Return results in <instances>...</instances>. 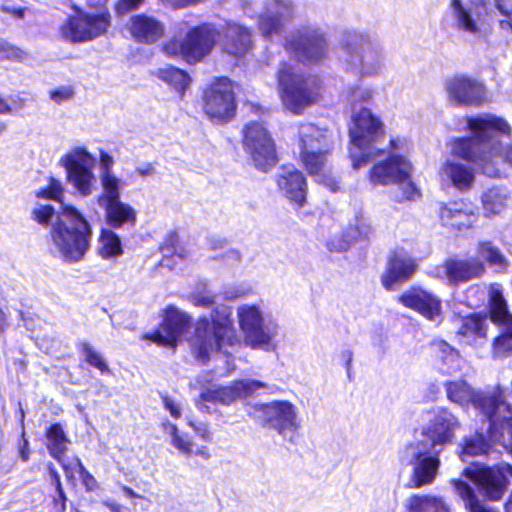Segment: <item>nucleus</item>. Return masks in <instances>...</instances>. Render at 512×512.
Returning <instances> with one entry per match:
<instances>
[{
  "label": "nucleus",
  "mask_w": 512,
  "mask_h": 512,
  "mask_svg": "<svg viewBox=\"0 0 512 512\" xmlns=\"http://www.w3.org/2000/svg\"><path fill=\"white\" fill-rule=\"evenodd\" d=\"M457 495L464 502L465 508L469 512H495L492 509L487 508L477 497L473 488L466 482L454 479L451 481Z\"/></svg>",
  "instance_id": "c9c22d12"
},
{
  "label": "nucleus",
  "mask_w": 512,
  "mask_h": 512,
  "mask_svg": "<svg viewBox=\"0 0 512 512\" xmlns=\"http://www.w3.org/2000/svg\"><path fill=\"white\" fill-rule=\"evenodd\" d=\"M438 214L443 226L457 231L471 228L478 219L474 207L464 200L442 203Z\"/></svg>",
  "instance_id": "bb28decb"
},
{
  "label": "nucleus",
  "mask_w": 512,
  "mask_h": 512,
  "mask_svg": "<svg viewBox=\"0 0 512 512\" xmlns=\"http://www.w3.org/2000/svg\"><path fill=\"white\" fill-rule=\"evenodd\" d=\"M75 91L70 85L60 86L49 92L50 99L56 104H61L66 101H70L74 98Z\"/></svg>",
  "instance_id": "864d4df0"
},
{
  "label": "nucleus",
  "mask_w": 512,
  "mask_h": 512,
  "mask_svg": "<svg viewBox=\"0 0 512 512\" xmlns=\"http://www.w3.org/2000/svg\"><path fill=\"white\" fill-rule=\"evenodd\" d=\"M418 264L415 259L402 254H393L389 257L381 283L388 291L396 290L397 286L410 280L416 273Z\"/></svg>",
  "instance_id": "cd10ccee"
},
{
  "label": "nucleus",
  "mask_w": 512,
  "mask_h": 512,
  "mask_svg": "<svg viewBox=\"0 0 512 512\" xmlns=\"http://www.w3.org/2000/svg\"><path fill=\"white\" fill-rule=\"evenodd\" d=\"M372 95L373 92L370 88L355 86L347 90L346 98L351 105H355L356 103L368 102L372 98Z\"/></svg>",
  "instance_id": "3c124183"
},
{
  "label": "nucleus",
  "mask_w": 512,
  "mask_h": 512,
  "mask_svg": "<svg viewBox=\"0 0 512 512\" xmlns=\"http://www.w3.org/2000/svg\"><path fill=\"white\" fill-rule=\"evenodd\" d=\"M445 387L450 401L461 406L471 403L487 420L493 422L500 420L498 411L508 407L500 389L492 394L475 392L464 380L447 382Z\"/></svg>",
  "instance_id": "2eb2a0df"
},
{
  "label": "nucleus",
  "mask_w": 512,
  "mask_h": 512,
  "mask_svg": "<svg viewBox=\"0 0 512 512\" xmlns=\"http://www.w3.org/2000/svg\"><path fill=\"white\" fill-rule=\"evenodd\" d=\"M46 437L50 455L54 459L60 460L67 449L66 443L68 442L62 426L58 423L51 425L47 430Z\"/></svg>",
  "instance_id": "ea45409f"
},
{
  "label": "nucleus",
  "mask_w": 512,
  "mask_h": 512,
  "mask_svg": "<svg viewBox=\"0 0 512 512\" xmlns=\"http://www.w3.org/2000/svg\"><path fill=\"white\" fill-rule=\"evenodd\" d=\"M131 37L138 43L153 44L160 40L165 32L164 24L153 16L141 13L133 15L128 24Z\"/></svg>",
  "instance_id": "c756f323"
},
{
  "label": "nucleus",
  "mask_w": 512,
  "mask_h": 512,
  "mask_svg": "<svg viewBox=\"0 0 512 512\" xmlns=\"http://www.w3.org/2000/svg\"><path fill=\"white\" fill-rule=\"evenodd\" d=\"M253 416L263 425L278 432L283 439L295 442L300 428L297 408L289 401H272L253 406Z\"/></svg>",
  "instance_id": "4468645a"
},
{
  "label": "nucleus",
  "mask_w": 512,
  "mask_h": 512,
  "mask_svg": "<svg viewBox=\"0 0 512 512\" xmlns=\"http://www.w3.org/2000/svg\"><path fill=\"white\" fill-rule=\"evenodd\" d=\"M23 54L24 52L21 49L0 40V61L4 59L20 60L22 59Z\"/></svg>",
  "instance_id": "6e6d98bb"
},
{
  "label": "nucleus",
  "mask_w": 512,
  "mask_h": 512,
  "mask_svg": "<svg viewBox=\"0 0 512 512\" xmlns=\"http://www.w3.org/2000/svg\"><path fill=\"white\" fill-rule=\"evenodd\" d=\"M464 475L479 487L487 499L498 501L507 489V476L512 477V465L500 463L495 467L465 468Z\"/></svg>",
  "instance_id": "6ab92c4d"
},
{
  "label": "nucleus",
  "mask_w": 512,
  "mask_h": 512,
  "mask_svg": "<svg viewBox=\"0 0 512 512\" xmlns=\"http://www.w3.org/2000/svg\"><path fill=\"white\" fill-rule=\"evenodd\" d=\"M451 27L477 42L488 43L494 31L490 0H448Z\"/></svg>",
  "instance_id": "20e7f679"
},
{
  "label": "nucleus",
  "mask_w": 512,
  "mask_h": 512,
  "mask_svg": "<svg viewBox=\"0 0 512 512\" xmlns=\"http://www.w3.org/2000/svg\"><path fill=\"white\" fill-rule=\"evenodd\" d=\"M277 82L281 101L293 114H302L315 102L318 95L317 78L296 73L288 63L281 64L277 72Z\"/></svg>",
  "instance_id": "1a4fd4ad"
},
{
  "label": "nucleus",
  "mask_w": 512,
  "mask_h": 512,
  "mask_svg": "<svg viewBox=\"0 0 512 512\" xmlns=\"http://www.w3.org/2000/svg\"><path fill=\"white\" fill-rule=\"evenodd\" d=\"M284 48L300 62L319 64L327 57L329 44L323 29L306 25L285 37Z\"/></svg>",
  "instance_id": "9b49d317"
},
{
  "label": "nucleus",
  "mask_w": 512,
  "mask_h": 512,
  "mask_svg": "<svg viewBox=\"0 0 512 512\" xmlns=\"http://www.w3.org/2000/svg\"><path fill=\"white\" fill-rule=\"evenodd\" d=\"M233 84L227 77L216 79L204 93V111L216 123H224L235 115Z\"/></svg>",
  "instance_id": "a211bd4d"
},
{
  "label": "nucleus",
  "mask_w": 512,
  "mask_h": 512,
  "mask_svg": "<svg viewBox=\"0 0 512 512\" xmlns=\"http://www.w3.org/2000/svg\"><path fill=\"white\" fill-rule=\"evenodd\" d=\"M163 50L169 56L180 55L184 58L183 41L170 40L164 45Z\"/></svg>",
  "instance_id": "e2e57ef3"
},
{
  "label": "nucleus",
  "mask_w": 512,
  "mask_h": 512,
  "mask_svg": "<svg viewBox=\"0 0 512 512\" xmlns=\"http://www.w3.org/2000/svg\"><path fill=\"white\" fill-rule=\"evenodd\" d=\"M486 329V318L472 314L462 319L458 334L467 338H484Z\"/></svg>",
  "instance_id": "79ce46f5"
},
{
  "label": "nucleus",
  "mask_w": 512,
  "mask_h": 512,
  "mask_svg": "<svg viewBox=\"0 0 512 512\" xmlns=\"http://www.w3.org/2000/svg\"><path fill=\"white\" fill-rule=\"evenodd\" d=\"M80 347L81 353L89 365L99 369L102 373L110 372L107 363L102 358V355L94 350V348L89 343L83 342L81 343Z\"/></svg>",
  "instance_id": "de8ad7c7"
},
{
  "label": "nucleus",
  "mask_w": 512,
  "mask_h": 512,
  "mask_svg": "<svg viewBox=\"0 0 512 512\" xmlns=\"http://www.w3.org/2000/svg\"><path fill=\"white\" fill-rule=\"evenodd\" d=\"M459 426L458 419L450 411L439 408L423 429L422 438L408 443L399 451L400 463L412 467V487L421 488L434 482L440 467L439 455L445 445L452 443Z\"/></svg>",
  "instance_id": "f03ea898"
},
{
  "label": "nucleus",
  "mask_w": 512,
  "mask_h": 512,
  "mask_svg": "<svg viewBox=\"0 0 512 512\" xmlns=\"http://www.w3.org/2000/svg\"><path fill=\"white\" fill-rule=\"evenodd\" d=\"M477 254L480 259L486 261L490 266L497 267L501 270H505L509 266V261L499 247L490 240H481L478 242Z\"/></svg>",
  "instance_id": "e433bc0d"
},
{
  "label": "nucleus",
  "mask_w": 512,
  "mask_h": 512,
  "mask_svg": "<svg viewBox=\"0 0 512 512\" xmlns=\"http://www.w3.org/2000/svg\"><path fill=\"white\" fill-rule=\"evenodd\" d=\"M491 320L495 323L512 327V314L508 311L507 302L498 286H492L489 291Z\"/></svg>",
  "instance_id": "f704fd0d"
},
{
  "label": "nucleus",
  "mask_w": 512,
  "mask_h": 512,
  "mask_svg": "<svg viewBox=\"0 0 512 512\" xmlns=\"http://www.w3.org/2000/svg\"><path fill=\"white\" fill-rule=\"evenodd\" d=\"M398 302L429 321H441L442 302L440 298L421 287L409 288L398 297Z\"/></svg>",
  "instance_id": "b1692460"
},
{
  "label": "nucleus",
  "mask_w": 512,
  "mask_h": 512,
  "mask_svg": "<svg viewBox=\"0 0 512 512\" xmlns=\"http://www.w3.org/2000/svg\"><path fill=\"white\" fill-rule=\"evenodd\" d=\"M414 503L415 509H419V507H421V505L423 506L424 504L426 505V507L435 508V512H450L449 506L444 502V500L441 497L440 499H416Z\"/></svg>",
  "instance_id": "4d7b16f0"
},
{
  "label": "nucleus",
  "mask_w": 512,
  "mask_h": 512,
  "mask_svg": "<svg viewBox=\"0 0 512 512\" xmlns=\"http://www.w3.org/2000/svg\"><path fill=\"white\" fill-rule=\"evenodd\" d=\"M189 324V317L174 307L166 310L165 318L154 333L146 334L145 339L158 345L175 348L177 341L184 334Z\"/></svg>",
  "instance_id": "393cba45"
},
{
  "label": "nucleus",
  "mask_w": 512,
  "mask_h": 512,
  "mask_svg": "<svg viewBox=\"0 0 512 512\" xmlns=\"http://www.w3.org/2000/svg\"><path fill=\"white\" fill-rule=\"evenodd\" d=\"M265 386V383L258 380H239L229 386L207 389L200 394V399L203 402L229 405L238 399L252 395L256 390L264 388Z\"/></svg>",
  "instance_id": "a878e982"
},
{
  "label": "nucleus",
  "mask_w": 512,
  "mask_h": 512,
  "mask_svg": "<svg viewBox=\"0 0 512 512\" xmlns=\"http://www.w3.org/2000/svg\"><path fill=\"white\" fill-rule=\"evenodd\" d=\"M157 76L180 93H183L190 84L189 75L173 66L159 69Z\"/></svg>",
  "instance_id": "a19ab883"
},
{
  "label": "nucleus",
  "mask_w": 512,
  "mask_h": 512,
  "mask_svg": "<svg viewBox=\"0 0 512 512\" xmlns=\"http://www.w3.org/2000/svg\"><path fill=\"white\" fill-rule=\"evenodd\" d=\"M490 445L481 433H475L471 437H465L462 444V458L466 461V457H473L487 454Z\"/></svg>",
  "instance_id": "c03bdc74"
},
{
  "label": "nucleus",
  "mask_w": 512,
  "mask_h": 512,
  "mask_svg": "<svg viewBox=\"0 0 512 512\" xmlns=\"http://www.w3.org/2000/svg\"><path fill=\"white\" fill-rule=\"evenodd\" d=\"M218 32L223 35V49L231 55H243L252 48V30L245 25L233 20L225 21Z\"/></svg>",
  "instance_id": "c85d7f7f"
},
{
  "label": "nucleus",
  "mask_w": 512,
  "mask_h": 512,
  "mask_svg": "<svg viewBox=\"0 0 512 512\" xmlns=\"http://www.w3.org/2000/svg\"><path fill=\"white\" fill-rule=\"evenodd\" d=\"M211 321L210 323L205 317L199 319L191 339L193 353L203 363L209 359L212 352L221 350L225 344L231 346L236 340L229 306H216L211 313Z\"/></svg>",
  "instance_id": "39448f33"
},
{
  "label": "nucleus",
  "mask_w": 512,
  "mask_h": 512,
  "mask_svg": "<svg viewBox=\"0 0 512 512\" xmlns=\"http://www.w3.org/2000/svg\"><path fill=\"white\" fill-rule=\"evenodd\" d=\"M61 209V216L51 231L53 252L64 262L75 263L88 251L92 229L74 206L61 204Z\"/></svg>",
  "instance_id": "7ed1b4c3"
},
{
  "label": "nucleus",
  "mask_w": 512,
  "mask_h": 512,
  "mask_svg": "<svg viewBox=\"0 0 512 512\" xmlns=\"http://www.w3.org/2000/svg\"><path fill=\"white\" fill-rule=\"evenodd\" d=\"M99 179L102 191L122 186V181L113 173L114 158L104 150L100 151Z\"/></svg>",
  "instance_id": "4c0bfd02"
},
{
  "label": "nucleus",
  "mask_w": 512,
  "mask_h": 512,
  "mask_svg": "<svg viewBox=\"0 0 512 512\" xmlns=\"http://www.w3.org/2000/svg\"><path fill=\"white\" fill-rule=\"evenodd\" d=\"M57 497L54 499L55 508L58 512H64L66 510L67 497L63 487L56 489Z\"/></svg>",
  "instance_id": "338daca9"
},
{
  "label": "nucleus",
  "mask_w": 512,
  "mask_h": 512,
  "mask_svg": "<svg viewBox=\"0 0 512 512\" xmlns=\"http://www.w3.org/2000/svg\"><path fill=\"white\" fill-rule=\"evenodd\" d=\"M440 175L460 192L469 191L475 182L474 169L456 159H447L440 168Z\"/></svg>",
  "instance_id": "7c9ffc66"
},
{
  "label": "nucleus",
  "mask_w": 512,
  "mask_h": 512,
  "mask_svg": "<svg viewBox=\"0 0 512 512\" xmlns=\"http://www.w3.org/2000/svg\"><path fill=\"white\" fill-rule=\"evenodd\" d=\"M373 228L370 222L363 216H357L354 223H351L345 230V237L353 243L360 240H367L372 234Z\"/></svg>",
  "instance_id": "a18cd8bd"
},
{
  "label": "nucleus",
  "mask_w": 512,
  "mask_h": 512,
  "mask_svg": "<svg viewBox=\"0 0 512 512\" xmlns=\"http://www.w3.org/2000/svg\"><path fill=\"white\" fill-rule=\"evenodd\" d=\"M60 216L61 212L56 213L51 205H38L32 211V218L44 226H47L55 220L54 225L58 222V217Z\"/></svg>",
  "instance_id": "09e8293b"
},
{
  "label": "nucleus",
  "mask_w": 512,
  "mask_h": 512,
  "mask_svg": "<svg viewBox=\"0 0 512 512\" xmlns=\"http://www.w3.org/2000/svg\"><path fill=\"white\" fill-rule=\"evenodd\" d=\"M178 237L176 234H170L163 246L161 247V252L163 254V258L161 260V266L167 267L169 269H173L176 261L172 263L173 259L177 258L183 260L186 257V252L184 248L177 246Z\"/></svg>",
  "instance_id": "37998d69"
},
{
  "label": "nucleus",
  "mask_w": 512,
  "mask_h": 512,
  "mask_svg": "<svg viewBox=\"0 0 512 512\" xmlns=\"http://www.w3.org/2000/svg\"><path fill=\"white\" fill-rule=\"evenodd\" d=\"M63 195V186L60 181L51 178L47 188L37 192L38 197L59 200Z\"/></svg>",
  "instance_id": "603ef678"
},
{
  "label": "nucleus",
  "mask_w": 512,
  "mask_h": 512,
  "mask_svg": "<svg viewBox=\"0 0 512 512\" xmlns=\"http://www.w3.org/2000/svg\"><path fill=\"white\" fill-rule=\"evenodd\" d=\"M188 425L195 431L198 437L201 438L203 441L210 442L212 440V434L206 423H195L194 421L190 420L188 422Z\"/></svg>",
  "instance_id": "bf43d9fd"
},
{
  "label": "nucleus",
  "mask_w": 512,
  "mask_h": 512,
  "mask_svg": "<svg viewBox=\"0 0 512 512\" xmlns=\"http://www.w3.org/2000/svg\"><path fill=\"white\" fill-rule=\"evenodd\" d=\"M431 349L434 355L446 365H452L459 359L458 351L444 340H434L431 343Z\"/></svg>",
  "instance_id": "49530a36"
},
{
  "label": "nucleus",
  "mask_w": 512,
  "mask_h": 512,
  "mask_svg": "<svg viewBox=\"0 0 512 512\" xmlns=\"http://www.w3.org/2000/svg\"><path fill=\"white\" fill-rule=\"evenodd\" d=\"M277 185L284 195L298 206L306 199V180L294 167H284L277 177Z\"/></svg>",
  "instance_id": "2f4dec72"
},
{
  "label": "nucleus",
  "mask_w": 512,
  "mask_h": 512,
  "mask_svg": "<svg viewBox=\"0 0 512 512\" xmlns=\"http://www.w3.org/2000/svg\"><path fill=\"white\" fill-rule=\"evenodd\" d=\"M411 163L400 155H391L386 160L375 164L369 173L373 185L396 184L401 195H396L398 202L414 200L420 195L419 190L411 181Z\"/></svg>",
  "instance_id": "9d476101"
},
{
  "label": "nucleus",
  "mask_w": 512,
  "mask_h": 512,
  "mask_svg": "<svg viewBox=\"0 0 512 512\" xmlns=\"http://www.w3.org/2000/svg\"><path fill=\"white\" fill-rule=\"evenodd\" d=\"M345 64L361 76L378 75L383 67L384 54L381 43L368 33L346 31L341 40Z\"/></svg>",
  "instance_id": "0eeeda50"
},
{
  "label": "nucleus",
  "mask_w": 512,
  "mask_h": 512,
  "mask_svg": "<svg viewBox=\"0 0 512 512\" xmlns=\"http://www.w3.org/2000/svg\"><path fill=\"white\" fill-rule=\"evenodd\" d=\"M99 242V255L103 259L116 258L123 254L121 240L112 230L102 229Z\"/></svg>",
  "instance_id": "58836bf2"
},
{
  "label": "nucleus",
  "mask_w": 512,
  "mask_h": 512,
  "mask_svg": "<svg viewBox=\"0 0 512 512\" xmlns=\"http://www.w3.org/2000/svg\"><path fill=\"white\" fill-rule=\"evenodd\" d=\"M481 200L485 214L496 215L508 207L510 194L507 188L494 186L483 193Z\"/></svg>",
  "instance_id": "72a5a7b5"
},
{
  "label": "nucleus",
  "mask_w": 512,
  "mask_h": 512,
  "mask_svg": "<svg viewBox=\"0 0 512 512\" xmlns=\"http://www.w3.org/2000/svg\"><path fill=\"white\" fill-rule=\"evenodd\" d=\"M293 4L290 0H268L258 15V29L265 39L281 33L285 24L292 19Z\"/></svg>",
  "instance_id": "412c9836"
},
{
  "label": "nucleus",
  "mask_w": 512,
  "mask_h": 512,
  "mask_svg": "<svg viewBox=\"0 0 512 512\" xmlns=\"http://www.w3.org/2000/svg\"><path fill=\"white\" fill-rule=\"evenodd\" d=\"M144 0H119L116 5V11L119 15L128 13L131 10L137 9Z\"/></svg>",
  "instance_id": "680f3d73"
},
{
  "label": "nucleus",
  "mask_w": 512,
  "mask_h": 512,
  "mask_svg": "<svg viewBox=\"0 0 512 512\" xmlns=\"http://www.w3.org/2000/svg\"><path fill=\"white\" fill-rule=\"evenodd\" d=\"M496 9L504 17H512V0H493Z\"/></svg>",
  "instance_id": "69168bd1"
},
{
  "label": "nucleus",
  "mask_w": 512,
  "mask_h": 512,
  "mask_svg": "<svg viewBox=\"0 0 512 512\" xmlns=\"http://www.w3.org/2000/svg\"><path fill=\"white\" fill-rule=\"evenodd\" d=\"M416 499H420V500H427V499H440V497H436V496H429V495H413L412 497L409 498L408 500V509H409V512H435V508H432V507H426V505L423 504V507H419V509H415L414 507V501Z\"/></svg>",
  "instance_id": "052dcab7"
},
{
  "label": "nucleus",
  "mask_w": 512,
  "mask_h": 512,
  "mask_svg": "<svg viewBox=\"0 0 512 512\" xmlns=\"http://www.w3.org/2000/svg\"><path fill=\"white\" fill-rule=\"evenodd\" d=\"M243 147L254 166L267 171L277 161L274 142L266 128L259 122H250L243 128Z\"/></svg>",
  "instance_id": "dca6fc26"
},
{
  "label": "nucleus",
  "mask_w": 512,
  "mask_h": 512,
  "mask_svg": "<svg viewBox=\"0 0 512 512\" xmlns=\"http://www.w3.org/2000/svg\"><path fill=\"white\" fill-rule=\"evenodd\" d=\"M65 169L67 183L83 197L90 196L96 189L93 172L96 158L84 147H74L59 160Z\"/></svg>",
  "instance_id": "ddd939ff"
},
{
  "label": "nucleus",
  "mask_w": 512,
  "mask_h": 512,
  "mask_svg": "<svg viewBox=\"0 0 512 512\" xmlns=\"http://www.w3.org/2000/svg\"><path fill=\"white\" fill-rule=\"evenodd\" d=\"M217 36L218 29L209 23L189 30L183 39L184 59L189 63L202 60L212 51Z\"/></svg>",
  "instance_id": "5701e85b"
},
{
  "label": "nucleus",
  "mask_w": 512,
  "mask_h": 512,
  "mask_svg": "<svg viewBox=\"0 0 512 512\" xmlns=\"http://www.w3.org/2000/svg\"><path fill=\"white\" fill-rule=\"evenodd\" d=\"M444 88L448 100L457 106H478L485 97L484 85L464 74H456L446 79Z\"/></svg>",
  "instance_id": "aec40b11"
},
{
  "label": "nucleus",
  "mask_w": 512,
  "mask_h": 512,
  "mask_svg": "<svg viewBox=\"0 0 512 512\" xmlns=\"http://www.w3.org/2000/svg\"><path fill=\"white\" fill-rule=\"evenodd\" d=\"M172 445L185 456L193 455V442L188 439H185L181 435H178L176 438L172 439Z\"/></svg>",
  "instance_id": "13d9d810"
},
{
  "label": "nucleus",
  "mask_w": 512,
  "mask_h": 512,
  "mask_svg": "<svg viewBox=\"0 0 512 512\" xmlns=\"http://www.w3.org/2000/svg\"><path fill=\"white\" fill-rule=\"evenodd\" d=\"M444 272L451 283L466 282L480 276L484 265L477 259H449L444 264Z\"/></svg>",
  "instance_id": "473e14b6"
},
{
  "label": "nucleus",
  "mask_w": 512,
  "mask_h": 512,
  "mask_svg": "<svg viewBox=\"0 0 512 512\" xmlns=\"http://www.w3.org/2000/svg\"><path fill=\"white\" fill-rule=\"evenodd\" d=\"M298 133L301 160L309 174L322 181L326 156L332 148L331 137L311 123L301 124Z\"/></svg>",
  "instance_id": "f8f14e48"
},
{
  "label": "nucleus",
  "mask_w": 512,
  "mask_h": 512,
  "mask_svg": "<svg viewBox=\"0 0 512 512\" xmlns=\"http://www.w3.org/2000/svg\"><path fill=\"white\" fill-rule=\"evenodd\" d=\"M110 26L108 13L89 14L82 11L69 16L60 28L62 37L72 43L91 41L106 32Z\"/></svg>",
  "instance_id": "f3484780"
},
{
  "label": "nucleus",
  "mask_w": 512,
  "mask_h": 512,
  "mask_svg": "<svg viewBox=\"0 0 512 512\" xmlns=\"http://www.w3.org/2000/svg\"><path fill=\"white\" fill-rule=\"evenodd\" d=\"M352 242L348 237H345V231L340 236H334L327 241L326 247L330 252H345L347 251Z\"/></svg>",
  "instance_id": "5fc2aeb1"
},
{
  "label": "nucleus",
  "mask_w": 512,
  "mask_h": 512,
  "mask_svg": "<svg viewBox=\"0 0 512 512\" xmlns=\"http://www.w3.org/2000/svg\"><path fill=\"white\" fill-rule=\"evenodd\" d=\"M350 158L354 169H360L383 154L377 144L384 138L381 120L369 109L362 108L352 116L349 127Z\"/></svg>",
  "instance_id": "423d86ee"
},
{
  "label": "nucleus",
  "mask_w": 512,
  "mask_h": 512,
  "mask_svg": "<svg viewBox=\"0 0 512 512\" xmlns=\"http://www.w3.org/2000/svg\"><path fill=\"white\" fill-rule=\"evenodd\" d=\"M237 319L247 346L265 352L276 350L275 339L279 335L280 326L277 320L265 314L259 305H239Z\"/></svg>",
  "instance_id": "6e6552de"
},
{
  "label": "nucleus",
  "mask_w": 512,
  "mask_h": 512,
  "mask_svg": "<svg viewBox=\"0 0 512 512\" xmlns=\"http://www.w3.org/2000/svg\"><path fill=\"white\" fill-rule=\"evenodd\" d=\"M81 480L87 491H94L98 488V482L91 473H85Z\"/></svg>",
  "instance_id": "774afa93"
},
{
  "label": "nucleus",
  "mask_w": 512,
  "mask_h": 512,
  "mask_svg": "<svg viewBox=\"0 0 512 512\" xmlns=\"http://www.w3.org/2000/svg\"><path fill=\"white\" fill-rule=\"evenodd\" d=\"M121 189L122 186L106 189L97 196L98 205L105 211L106 223L115 229L136 222L134 208L120 199Z\"/></svg>",
  "instance_id": "4be33fe9"
},
{
  "label": "nucleus",
  "mask_w": 512,
  "mask_h": 512,
  "mask_svg": "<svg viewBox=\"0 0 512 512\" xmlns=\"http://www.w3.org/2000/svg\"><path fill=\"white\" fill-rule=\"evenodd\" d=\"M162 399H163V404H164L165 409H167L170 412L171 416L175 419L180 418V416H181L180 406L168 396H164Z\"/></svg>",
  "instance_id": "0e129e2a"
},
{
  "label": "nucleus",
  "mask_w": 512,
  "mask_h": 512,
  "mask_svg": "<svg viewBox=\"0 0 512 512\" xmlns=\"http://www.w3.org/2000/svg\"><path fill=\"white\" fill-rule=\"evenodd\" d=\"M507 330L494 341V353L499 357L512 352V327H507Z\"/></svg>",
  "instance_id": "8fccbe9b"
},
{
  "label": "nucleus",
  "mask_w": 512,
  "mask_h": 512,
  "mask_svg": "<svg viewBox=\"0 0 512 512\" xmlns=\"http://www.w3.org/2000/svg\"><path fill=\"white\" fill-rule=\"evenodd\" d=\"M465 123L470 135L454 138L451 154L489 178L506 177V165L512 167V143L504 146L502 137H510V124L490 113L466 116Z\"/></svg>",
  "instance_id": "f257e3e1"
}]
</instances>
